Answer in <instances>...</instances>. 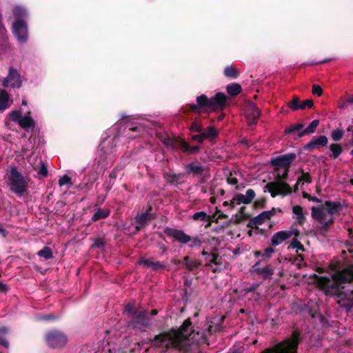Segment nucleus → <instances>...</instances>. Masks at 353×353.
Wrapping results in <instances>:
<instances>
[{
    "label": "nucleus",
    "mask_w": 353,
    "mask_h": 353,
    "mask_svg": "<svg viewBox=\"0 0 353 353\" xmlns=\"http://www.w3.org/2000/svg\"><path fill=\"white\" fill-rule=\"evenodd\" d=\"M327 294L336 296V303L347 312L353 308V268H347L332 276V281L319 277Z\"/></svg>",
    "instance_id": "obj_1"
},
{
    "label": "nucleus",
    "mask_w": 353,
    "mask_h": 353,
    "mask_svg": "<svg viewBox=\"0 0 353 353\" xmlns=\"http://www.w3.org/2000/svg\"><path fill=\"white\" fill-rule=\"evenodd\" d=\"M192 332V322L190 319H187L179 328H171L155 335L151 343L156 347L163 349L164 352L174 350L181 353H189L191 346L188 338Z\"/></svg>",
    "instance_id": "obj_2"
},
{
    "label": "nucleus",
    "mask_w": 353,
    "mask_h": 353,
    "mask_svg": "<svg viewBox=\"0 0 353 353\" xmlns=\"http://www.w3.org/2000/svg\"><path fill=\"white\" fill-rule=\"evenodd\" d=\"M228 97L223 92H217L208 98L202 94L196 98V104H188L189 110L194 113L223 111L228 105Z\"/></svg>",
    "instance_id": "obj_3"
},
{
    "label": "nucleus",
    "mask_w": 353,
    "mask_h": 353,
    "mask_svg": "<svg viewBox=\"0 0 353 353\" xmlns=\"http://www.w3.org/2000/svg\"><path fill=\"white\" fill-rule=\"evenodd\" d=\"M299 343L300 332L294 330L290 337L265 348L261 353H297Z\"/></svg>",
    "instance_id": "obj_4"
},
{
    "label": "nucleus",
    "mask_w": 353,
    "mask_h": 353,
    "mask_svg": "<svg viewBox=\"0 0 353 353\" xmlns=\"http://www.w3.org/2000/svg\"><path fill=\"white\" fill-rule=\"evenodd\" d=\"M290 168H283L284 172L282 174L278 171L276 175V181L270 182L265 186L271 194L272 197L274 198L278 195H286L292 192V189L290 185L285 182L288 179V173Z\"/></svg>",
    "instance_id": "obj_5"
},
{
    "label": "nucleus",
    "mask_w": 353,
    "mask_h": 353,
    "mask_svg": "<svg viewBox=\"0 0 353 353\" xmlns=\"http://www.w3.org/2000/svg\"><path fill=\"white\" fill-rule=\"evenodd\" d=\"M8 185L12 192L22 196L28 190V183L17 167H11L8 176Z\"/></svg>",
    "instance_id": "obj_6"
},
{
    "label": "nucleus",
    "mask_w": 353,
    "mask_h": 353,
    "mask_svg": "<svg viewBox=\"0 0 353 353\" xmlns=\"http://www.w3.org/2000/svg\"><path fill=\"white\" fill-rule=\"evenodd\" d=\"M163 145L170 150H181L187 154H195L200 150V146L191 147L184 139L180 137L170 138L165 137L161 139Z\"/></svg>",
    "instance_id": "obj_7"
},
{
    "label": "nucleus",
    "mask_w": 353,
    "mask_h": 353,
    "mask_svg": "<svg viewBox=\"0 0 353 353\" xmlns=\"http://www.w3.org/2000/svg\"><path fill=\"white\" fill-rule=\"evenodd\" d=\"M45 341L50 348H61L66 345L68 336L63 331L52 330L46 332Z\"/></svg>",
    "instance_id": "obj_8"
},
{
    "label": "nucleus",
    "mask_w": 353,
    "mask_h": 353,
    "mask_svg": "<svg viewBox=\"0 0 353 353\" xmlns=\"http://www.w3.org/2000/svg\"><path fill=\"white\" fill-rule=\"evenodd\" d=\"M296 159V154L293 152L282 154L270 159V165L274 167V172H277L280 168H290L293 162Z\"/></svg>",
    "instance_id": "obj_9"
},
{
    "label": "nucleus",
    "mask_w": 353,
    "mask_h": 353,
    "mask_svg": "<svg viewBox=\"0 0 353 353\" xmlns=\"http://www.w3.org/2000/svg\"><path fill=\"white\" fill-rule=\"evenodd\" d=\"M131 325L134 329L144 330L150 325V321L145 310H138L130 318Z\"/></svg>",
    "instance_id": "obj_10"
},
{
    "label": "nucleus",
    "mask_w": 353,
    "mask_h": 353,
    "mask_svg": "<svg viewBox=\"0 0 353 353\" xmlns=\"http://www.w3.org/2000/svg\"><path fill=\"white\" fill-rule=\"evenodd\" d=\"M12 33L19 42L24 43L28 41V26L24 21H15L12 24Z\"/></svg>",
    "instance_id": "obj_11"
},
{
    "label": "nucleus",
    "mask_w": 353,
    "mask_h": 353,
    "mask_svg": "<svg viewBox=\"0 0 353 353\" xmlns=\"http://www.w3.org/2000/svg\"><path fill=\"white\" fill-rule=\"evenodd\" d=\"M12 88H20L22 86L21 76L17 70L13 67H10L8 76L3 80L2 85L8 88L10 85Z\"/></svg>",
    "instance_id": "obj_12"
},
{
    "label": "nucleus",
    "mask_w": 353,
    "mask_h": 353,
    "mask_svg": "<svg viewBox=\"0 0 353 353\" xmlns=\"http://www.w3.org/2000/svg\"><path fill=\"white\" fill-rule=\"evenodd\" d=\"M245 114L250 126L255 125L261 117V110L253 102L247 103L245 109Z\"/></svg>",
    "instance_id": "obj_13"
},
{
    "label": "nucleus",
    "mask_w": 353,
    "mask_h": 353,
    "mask_svg": "<svg viewBox=\"0 0 353 353\" xmlns=\"http://www.w3.org/2000/svg\"><path fill=\"white\" fill-rule=\"evenodd\" d=\"M163 232L168 236L173 237L175 241L181 244H187L192 240V237L181 230L167 227L164 229Z\"/></svg>",
    "instance_id": "obj_14"
},
{
    "label": "nucleus",
    "mask_w": 353,
    "mask_h": 353,
    "mask_svg": "<svg viewBox=\"0 0 353 353\" xmlns=\"http://www.w3.org/2000/svg\"><path fill=\"white\" fill-rule=\"evenodd\" d=\"M260 263L261 261L256 262L252 267V271L254 272L257 275L262 276L264 280L271 279L272 276L274 273V269L273 266L271 265H267L265 267L260 268Z\"/></svg>",
    "instance_id": "obj_15"
},
{
    "label": "nucleus",
    "mask_w": 353,
    "mask_h": 353,
    "mask_svg": "<svg viewBox=\"0 0 353 353\" xmlns=\"http://www.w3.org/2000/svg\"><path fill=\"white\" fill-rule=\"evenodd\" d=\"M328 143V139L325 135H321L318 137H314L310 142L305 144L303 149L309 152H312L318 147H325Z\"/></svg>",
    "instance_id": "obj_16"
},
{
    "label": "nucleus",
    "mask_w": 353,
    "mask_h": 353,
    "mask_svg": "<svg viewBox=\"0 0 353 353\" xmlns=\"http://www.w3.org/2000/svg\"><path fill=\"white\" fill-rule=\"evenodd\" d=\"M205 266L212 269L213 272H219L221 271L222 257L217 253L212 252L210 259L205 258Z\"/></svg>",
    "instance_id": "obj_17"
},
{
    "label": "nucleus",
    "mask_w": 353,
    "mask_h": 353,
    "mask_svg": "<svg viewBox=\"0 0 353 353\" xmlns=\"http://www.w3.org/2000/svg\"><path fill=\"white\" fill-rule=\"evenodd\" d=\"M255 196L256 193L254 190L252 189H248L245 195L240 193L236 194L233 197V200L236 201L237 205H240L241 203L250 204L252 203Z\"/></svg>",
    "instance_id": "obj_18"
},
{
    "label": "nucleus",
    "mask_w": 353,
    "mask_h": 353,
    "mask_svg": "<svg viewBox=\"0 0 353 353\" xmlns=\"http://www.w3.org/2000/svg\"><path fill=\"white\" fill-rule=\"evenodd\" d=\"M292 236V233L287 230H282L274 234L271 239V245L276 246Z\"/></svg>",
    "instance_id": "obj_19"
},
{
    "label": "nucleus",
    "mask_w": 353,
    "mask_h": 353,
    "mask_svg": "<svg viewBox=\"0 0 353 353\" xmlns=\"http://www.w3.org/2000/svg\"><path fill=\"white\" fill-rule=\"evenodd\" d=\"M282 212V210L279 208H272L270 210L263 211L256 216V221H259L263 224L265 220H270L276 212Z\"/></svg>",
    "instance_id": "obj_20"
},
{
    "label": "nucleus",
    "mask_w": 353,
    "mask_h": 353,
    "mask_svg": "<svg viewBox=\"0 0 353 353\" xmlns=\"http://www.w3.org/2000/svg\"><path fill=\"white\" fill-rule=\"evenodd\" d=\"M188 174H192L194 176L203 175L205 168L200 164L191 162L185 166Z\"/></svg>",
    "instance_id": "obj_21"
},
{
    "label": "nucleus",
    "mask_w": 353,
    "mask_h": 353,
    "mask_svg": "<svg viewBox=\"0 0 353 353\" xmlns=\"http://www.w3.org/2000/svg\"><path fill=\"white\" fill-rule=\"evenodd\" d=\"M325 206L327 213L330 215L339 214L342 210V204L340 202H333L332 201H326Z\"/></svg>",
    "instance_id": "obj_22"
},
{
    "label": "nucleus",
    "mask_w": 353,
    "mask_h": 353,
    "mask_svg": "<svg viewBox=\"0 0 353 353\" xmlns=\"http://www.w3.org/2000/svg\"><path fill=\"white\" fill-rule=\"evenodd\" d=\"M140 264H143L148 268H152L154 271H157L159 269H165V265L160 261H154L152 259H142L139 261Z\"/></svg>",
    "instance_id": "obj_23"
},
{
    "label": "nucleus",
    "mask_w": 353,
    "mask_h": 353,
    "mask_svg": "<svg viewBox=\"0 0 353 353\" xmlns=\"http://www.w3.org/2000/svg\"><path fill=\"white\" fill-rule=\"evenodd\" d=\"M183 263L189 271H194L201 265V263L199 261L191 259L188 256H185L183 258Z\"/></svg>",
    "instance_id": "obj_24"
},
{
    "label": "nucleus",
    "mask_w": 353,
    "mask_h": 353,
    "mask_svg": "<svg viewBox=\"0 0 353 353\" xmlns=\"http://www.w3.org/2000/svg\"><path fill=\"white\" fill-rule=\"evenodd\" d=\"M319 119L313 120L305 130H302L301 132H299L297 134V138H301L305 135L314 133L316 131V129L319 126Z\"/></svg>",
    "instance_id": "obj_25"
},
{
    "label": "nucleus",
    "mask_w": 353,
    "mask_h": 353,
    "mask_svg": "<svg viewBox=\"0 0 353 353\" xmlns=\"http://www.w3.org/2000/svg\"><path fill=\"white\" fill-rule=\"evenodd\" d=\"M110 210L105 208H97L96 212L93 214L91 221L95 222L100 219H103L110 216Z\"/></svg>",
    "instance_id": "obj_26"
},
{
    "label": "nucleus",
    "mask_w": 353,
    "mask_h": 353,
    "mask_svg": "<svg viewBox=\"0 0 353 353\" xmlns=\"http://www.w3.org/2000/svg\"><path fill=\"white\" fill-rule=\"evenodd\" d=\"M10 106L9 95L6 90H0V112H3Z\"/></svg>",
    "instance_id": "obj_27"
},
{
    "label": "nucleus",
    "mask_w": 353,
    "mask_h": 353,
    "mask_svg": "<svg viewBox=\"0 0 353 353\" xmlns=\"http://www.w3.org/2000/svg\"><path fill=\"white\" fill-rule=\"evenodd\" d=\"M201 134H202L204 140H212L219 136V132L214 126L208 127L204 131L202 130Z\"/></svg>",
    "instance_id": "obj_28"
},
{
    "label": "nucleus",
    "mask_w": 353,
    "mask_h": 353,
    "mask_svg": "<svg viewBox=\"0 0 353 353\" xmlns=\"http://www.w3.org/2000/svg\"><path fill=\"white\" fill-rule=\"evenodd\" d=\"M34 124L35 122L34 119L30 116L27 115H26L24 117H22L21 119L19 121V125L26 131H28L30 128H34Z\"/></svg>",
    "instance_id": "obj_29"
},
{
    "label": "nucleus",
    "mask_w": 353,
    "mask_h": 353,
    "mask_svg": "<svg viewBox=\"0 0 353 353\" xmlns=\"http://www.w3.org/2000/svg\"><path fill=\"white\" fill-rule=\"evenodd\" d=\"M225 77L231 78L233 79H237L239 76V70L233 65H227L223 71Z\"/></svg>",
    "instance_id": "obj_30"
},
{
    "label": "nucleus",
    "mask_w": 353,
    "mask_h": 353,
    "mask_svg": "<svg viewBox=\"0 0 353 353\" xmlns=\"http://www.w3.org/2000/svg\"><path fill=\"white\" fill-rule=\"evenodd\" d=\"M330 150L331 151V154L330 157L332 159L338 158L343 152V147L340 143H332L330 144Z\"/></svg>",
    "instance_id": "obj_31"
},
{
    "label": "nucleus",
    "mask_w": 353,
    "mask_h": 353,
    "mask_svg": "<svg viewBox=\"0 0 353 353\" xmlns=\"http://www.w3.org/2000/svg\"><path fill=\"white\" fill-rule=\"evenodd\" d=\"M218 239L216 237H212L211 239H203V241L201 240V239L199 236H194L192 238L191 243L188 245L189 248H193L196 246H200L202 243H210L211 241H217Z\"/></svg>",
    "instance_id": "obj_32"
},
{
    "label": "nucleus",
    "mask_w": 353,
    "mask_h": 353,
    "mask_svg": "<svg viewBox=\"0 0 353 353\" xmlns=\"http://www.w3.org/2000/svg\"><path fill=\"white\" fill-rule=\"evenodd\" d=\"M226 90L230 97H235L241 92L242 88L240 84L233 83L227 85Z\"/></svg>",
    "instance_id": "obj_33"
},
{
    "label": "nucleus",
    "mask_w": 353,
    "mask_h": 353,
    "mask_svg": "<svg viewBox=\"0 0 353 353\" xmlns=\"http://www.w3.org/2000/svg\"><path fill=\"white\" fill-rule=\"evenodd\" d=\"M13 15L15 21H24L23 19L26 17V10L19 6H16L13 9Z\"/></svg>",
    "instance_id": "obj_34"
},
{
    "label": "nucleus",
    "mask_w": 353,
    "mask_h": 353,
    "mask_svg": "<svg viewBox=\"0 0 353 353\" xmlns=\"http://www.w3.org/2000/svg\"><path fill=\"white\" fill-rule=\"evenodd\" d=\"M323 209H324L323 207L322 209H320L317 207L312 208V217L320 223H321L322 220L325 218V214L323 212Z\"/></svg>",
    "instance_id": "obj_35"
},
{
    "label": "nucleus",
    "mask_w": 353,
    "mask_h": 353,
    "mask_svg": "<svg viewBox=\"0 0 353 353\" xmlns=\"http://www.w3.org/2000/svg\"><path fill=\"white\" fill-rule=\"evenodd\" d=\"M184 176L183 174H175L172 172H165L163 174L164 178L171 184L177 183L179 180Z\"/></svg>",
    "instance_id": "obj_36"
},
{
    "label": "nucleus",
    "mask_w": 353,
    "mask_h": 353,
    "mask_svg": "<svg viewBox=\"0 0 353 353\" xmlns=\"http://www.w3.org/2000/svg\"><path fill=\"white\" fill-rule=\"evenodd\" d=\"M275 250L272 247H268L263 250L255 251L254 254L256 257L262 256L264 259H270Z\"/></svg>",
    "instance_id": "obj_37"
},
{
    "label": "nucleus",
    "mask_w": 353,
    "mask_h": 353,
    "mask_svg": "<svg viewBox=\"0 0 353 353\" xmlns=\"http://www.w3.org/2000/svg\"><path fill=\"white\" fill-rule=\"evenodd\" d=\"M304 127L303 123H297L294 125H291L284 130L285 134H295L297 132V134L301 132L300 130Z\"/></svg>",
    "instance_id": "obj_38"
},
{
    "label": "nucleus",
    "mask_w": 353,
    "mask_h": 353,
    "mask_svg": "<svg viewBox=\"0 0 353 353\" xmlns=\"http://www.w3.org/2000/svg\"><path fill=\"white\" fill-rule=\"evenodd\" d=\"M37 254L39 256L43 257L46 259H50L53 257L52 250L48 246L43 247Z\"/></svg>",
    "instance_id": "obj_39"
},
{
    "label": "nucleus",
    "mask_w": 353,
    "mask_h": 353,
    "mask_svg": "<svg viewBox=\"0 0 353 353\" xmlns=\"http://www.w3.org/2000/svg\"><path fill=\"white\" fill-rule=\"evenodd\" d=\"M299 172L302 175L298 178V184L301 183L303 184L304 182L310 183L312 182V177L309 172H305L303 169H300Z\"/></svg>",
    "instance_id": "obj_40"
},
{
    "label": "nucleus",
    "mask_w": 353,
    "mask_h": 353,
    "mask_svg": "<svg viewBox=\"0 0 353 353\" xmlns=\"http://www.w3.org/2000/svg\"><path fill=\"white\" fill-rule=\"evenodd\" d=\"M203 130L201 121L198 119H194L191 123L190 130L192 132H201Z\"/></svg>",
    "instance_id": "obj_41"
},
{
    "label": "nucleus",
    "mask_w": 353,
    "mask_h": 353,
    "mask_svg": "<svg viewBox=\"0 0 353 353\" xmlns=\"http://www.w3.org/2000/svg\"><path fill=\"white\" fill-rule=\"evenodd\" d=\"M147 216V214H137L135 216L136 224H141V225L145 226L148 222H149L148 217Z\"/></svg>",
    "instance_id": "obj_42"
},
{
    "label": "nucleus",
    "mask_w": 353,
    "mask_h": 353,
    "mask_svg": "<svg viewBox=\"0 0 353 353\" xmlns=\"http://www.w3.org/2000/svg\"><path fill=\"white\" fill-rule=\"evenodd\" d=\"M300 99L297 96H294L291 101L288 103V107L293 111L299 109Z\"/></svg>",
    "instance_id": "obj_43"
},
{
    "label": "nucleus",
    "mask_w": 353,
    "mask_h": 353,
    "mask_svg": "<svg viewBox=\"0 0 353 353\" xmlns=\"http://www.w3.org/2000/svg\"><path fill=\"white\" fill-rule=\"evenodd\" d=\"M334 221L333 218H330L329 220L323 222L322 225L319 227V231L323 232H328L330 227L333 225Z\"/></svg>",
    "instance_id": "obj_44"
},
{
    "label": "nucleus",
    "mask_w": 353,
    "mask_h": 353,
    "mask_svg": "<svg viewBox=\"0 0 353 353\" xmlns=\"http://www.w3.org/2000/svg\"><path fill=\"white\" fill-rule=\"evenodd\" d=\"M290 247L292 248H296L297 249L296 252H299V251L304 252L305 251L304 246L298 240L297 238H293L292 239V241H291V243H290Z\"/></svg>",
    "instance_id": "obj_45"
},
{
    "label": "nucleus",
    "mask_w": 353,
    "mask_h": 353,
    "mask_svg": "<svg viewBox=\"0 0 353 353\" xmlns=\"http://www.w3.org/2000/svg\"><path fill=\"white\" fill-rule=\"evenodd\" d=\"M344 134V131L340 129H336L331 133V137L334 141H340Z\"/></svg>",
    "instance_id": "obj_46"
},
{
    "label": "nucleus",
    "mask_w": 353,
    "mask_h": 353,
    "mask_svg": "<svg viewBox=\"0 0 353 353\" xmlns=\"http://www.w3.org/2000/svg\"><path fill=\"white\" fill-rule=\"evenodd\" d=\"M232 219H230L225 222H224L221 225L216 226L212 229V231L219 234L223 232V229L225 228H228L231 225Z\"/></svg>",
    "instance_id": "obj_47"
},
{
    "label": "nucleus",
    "mask_w": 353,
    "mask_h": 353,
    "mask_svg": "<svg viewBox=\"0 0 353 353\" xmlns=\"http://www.w3.org/2000/svg\"><path fill=\"white\" fill-rule=\"evenodd\" d=\"M9 116L10 119L19 123V121H20L22 118L21 112L20 110L12 111L9 113Z\"/></svg>",
    "instance_id": "obj_48"
},
{
    "label": "nucleus",
    "mask_w": 353,
    "mask_h": 353,
    "mask_svg": "<svg viewBox=\"0 0 353 353\" xmlns=\"http://www.w3.org/2000/svg\"><path fill=\"white\" fill-rule=\"evenodd\" d=\"M266 202H267V199L265 197H262V198L256 200V201H254V203L253 204V207L254 209L265 208Z\"/></svg>",
    "instance_id": "obj_49"
},
{
    "label": "nucleus",
    "mask_w": 353,
    "mask_h": 353,
    "mask_svg": "<svg viewBox=\"0 0 353 353\" xmlns=\"http://www.w3.org/2000/svg\"><path fill=\"white\" fill-rule=\"evenodd\" d=\"M319 313V309L317 305H313L308 308V314L312 319L316 318Z\"/></svg>",
    "instance_id": "obj_50"
},
{
    "label": "nucleus",
    "mask_w": 353,
    "mask_h": 353,
    "mask_svg": "<svg viewBox=\"0 0 353 353\" xmlns=\"http://www.w3.org/2000/svg\"><path fill=\"white\" fill-rule=\"evenodd\" d=\"M208 216L207 215V214L203 212V211H200V212H195L192 218V219H194V221H204L207 219Z\"/></svg>",
    "instance_id": "obj_51"
},
{
    "label": "nucleus",
    "mask_w": 353,
    "mask_h": 353,
    "mask_svg": "<svg viewBox=\"0 0 353 353\" xmlns=\"http://www.w3.org/2000/svg\"><path fill=\"white\" fill-rule=\"evenodd\" d=\"M314 103L312 99H306L301 103L300 102L299 109L305 110L306 108H312Z\"/></svg>",
    "instance_id": "obj_52"
},
{
    "label": "nucleus",
    "mask_w": 353,
    "mask_h": 353,
    "mask_svg": "<svg viewBox=\"0 0 353 353\" xmlns=\"http://www.w3.org/2000/svg\"><path fill=\"white\" fill-rule=\"evenodd\" d=\"M38 174L43 176L46 177L48 174V171L47 166L43 161H41V166L37 172Z\"/></svg>",
    "instance_id": "obj_53"
},
{
    "label": "nucleus",
    "mask_w": 353,
    "mask_h": 353,
    "mask_svg": "<svg viewBox=\"0 0 353 353\" xmlns=\"http://www.w3.org/2000/svg\"><path fill=\"white\" fill-rule=\"evenodd\" d=\"M256 216L250 219L248 222L247 227L252 229H259L258 225H261L259 221H256Z\"/></svg>",
    "instance_id": "obj_54"
},
{
    "label": "nucleus",
    "mask_w": 353,
    "mask_h": 353,
    "mask_svg": "<svg viewBox=\"0 0 353 353\" xmlns=\"http://www.w3.org/2000/svg\"><path fill=\"white\" fill-rule=\"evenodd\" d=\"M261 284L260 283H252L249 288H244L242 291L244 292V294L246 295L248 293L254 292L259 287Z\"/></svg>",
    "instance_id": "obj_55"
},
{
    "label": "nucleus",
    "mask_w": 353,
    "mask_h": 353,
    "mask_svg": "<svg viewBox=\"0 0 353 353\" xmlns=\"http://www.w3.org/2000/svg\"><path fill=\"white\" fill-rule=\"evenodd\" d=\"M67 184H72L71 178L68 175H64L59 179V185L63 186Z\"/></svg>",
    "instance_id": "obj_56"
},
{
    "label": "nucleus",
    "mask_w": 353,
    "mask_h": 353,
    "mask_svg": "<svg viewBox=\"0 0 353 353\" xmlns=\"http://www.w3.org/2000/svg\"><path fill=\"white\" fill-rule=\"evenodd\" d=\"M235 217H236V219L234 221H232V223L233 222L234 224L239 225L243 221L250 219V215H243L242 216V215L239 214V216H235Z\"/></svg>",
    "instance_id": "obj_57"
},
{
    "label": "nucleus",
    "mask_w": 353,
    "mask_h": 353,
    "mask_svg": "<svg viewBox=\"0 0 353 353\" xmlns=\"http://www.w3.org/2000/svg\"><path fill=\"white\" fill-rule=\"evenodd\" d=\"M6 29L0 23V44L3 43L6 40Z\"/></svg>",
    "instance_id": "obj_58"
},
{
    "label": "nucleus",
    "mask_w": 353,
    "mask_h": 353,
    "mask_svg": "<svg viewBox=\"0 0 353 353\" xmlns=\"http://www.w3.org/2000/svg\"><path fill=\"white\" fill-rule=\"evenodd\" d=\"M312 94L320 97L323 94V89L319 85L314 84L312 85Z\"/></svg>",
    "instance_id": "obj_59"
},
{
    "label": "nucleus",
    "mask_w": 353,
    "mask_h": 353,
    "mask_svg": "<svg viewBox=\"0 0 353 353\" xmlns=\"http://www.w3.org/2000/svg\"><path fill=\"white\" fill-rule=\"evenodd\" d=\"M105 245V241L103 238H97L94 240L92 247L97 248H102Z\"/></svg>",
    "instance_id": "obj_60"
},
{
    "label": "nucleus",
    "mask_w": 353,
    "mask_h": 353,
    "mask_svg": "<svg viewBox=\"0 0 353 353\" xmlns=\"http://www.w3.org/2000/svg\"><path fill=\"white\" fill-rule=\"evenodd\" d=\"M303 198H305V199H309L310 201H314V202H316V203H321L322 202V200L317 198L316 196H311L310 194H307V192H303Z\"/></svg>",
    "instance_id": "obj_61"
},
{
    "label": "nucleus",
    "mask_w": 353,
    "mask_h": 353,
    "mask_svg": "<svg viewBox=\"0 0 353 353\" xmlns=\"http://www.w3.org/2000/svg\"><path fill=\"white\" fill-rule=\"evenodd\" d=\"M138 310L134 309V307L132 305L128 304L125 307V312L126 314L131 318L134 312H137Z\"/></svg>",
    "instance_id": "obj_62"
},
{
    "label": "nucleus",
    "mask_w": 353,
    "mask_h": 353,
    "mask_svg": "<svg viewBox=\"0 0 353 353\" xmlns=\"http://www.w3.org/2000/svg\"><path fill=\"white\" fill-rule=\"evenodd\" d=\"M208 330L210 334H212L213 333L219 332L221 330V325L219 324L209 325Z\"/></svg>",
    "instance_id": "obj_63"
},
{
    "label": "nucleus",
    "mask_w": 353,
    "mask_h": 353,
    "mask_svg": "<svg viewBox=\"0 0 353 353\" xmlns=\"http://www.w3.org/2000/svg\"><path fill=\"white\" fill-rule=\"evenodd\" d=\"M191 139L192 141L198 142L199 143H202L204 141V139L201 132H199V134L192 135L191 137Z\"/></svg>",
    "instance_id": "obj_64"
}]
</instances>
